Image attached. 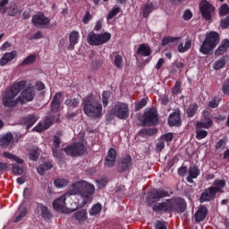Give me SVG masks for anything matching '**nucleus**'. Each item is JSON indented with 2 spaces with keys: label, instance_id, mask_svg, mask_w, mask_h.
<instances>
[{
  "label": "nucleus",
  "instance_id": "nucleus-1",
  "mask_svg": "<svg viewBox=\"0 0 229 229\" xmlns=\"http://www.w3.org/2000/svg\"><path fill=\"white\" fill-rule=\"evenodd\" d=\"M96 192V187L84 180L75 182L72 184L70 191L66 194L70 196H76L80 194L83 199L84 205L92 201V198Z\"/></svg>",
  "mask_w": 229,
  "mask_h": 229
},
{
  "label": "nucleus",
  "instance_id": "nucleus-2",
  "mask_svg": "<svg viewBox=\"0 0 229 229\" xmlns=\"http://www.w3.org/2000/svg\"><path fill=\"white\" fill-rule=\"evenodd\" d=\"M26 87V81H21L14 83L12 87L7 89L2 98V103L4 106H7L8 108H13L17 105L19 98L16 99L18 94L22 90V89Z\"/></svg>",
  "mask_w": 229,
  "mask_h": 229
},
{
  "label": "nucleus",
  "instance_id": "nucleus-3",
  "mask_svg": "<svg viewBox=\"0 0 229 229\" xmlns=\"http://www.w3.org/2000/svg\"><path fill=\"white\" fill-rule=\"evenodd\" d=\"M83 112L87 117L90 119H101L103 117V105L96 100H92L90 97L83 100Z\"/></svg>",
  "mask_w": 229,
  "mask_h": 229
},
{
  "label": "nucleus",
  "instance_id": "nucleus-4",
  "mask_svg": "<svg viewBox=\"0 0 229 229\" xmlns=\"http://www.w3.org/2000/svg\"><path fill=\"white\" fill-rule=\"evenodd\" d=\"M219 44V34L217 32L211 31L207 34L205 40L200 47V53L202 55H208L216 46Z\"/></svg>",
  "mask_w": 229,
  "mask_h": 229
},
{
  "label": "nucleus",
  "instance_id": "nucleus-5",
  "mask_svg": "<svg viewBox=\"0 0 229 229\" xmlns=\"http://www.w3.org/2000/svg\"><path fill=\"white\" fill-rule=\"evenodd\" d=\"M109 114L124 121L130 117V107L126 103L116 102L111 106Z\"/></svg>",
  "mask_w": 229,
  "mask_h": 229
},
{
  "label": "nucleus",
  "instance_id": "nucleus-6",
  "mask_svg": "<svg viewBox=\"0 0 229 229\" xmlns=\"http://www.w3.org/2000/svg\"><path fill=\"white\" fill-rule=\"evenodd\" d=\"M110 38H112V34L108 32L98 34L91 31L88 34L87 40L89 46H103V44H106Z\"/></svg>",
  "mask_w": 229,
  "mask_h": 229
},
{
  "label": "nucleus",
  "instance_id": "nucleus-7",
  "mask_svg": "<svg viewBox=\"0 0 229 229\" xmlns=\"http://www.w3.org/2000/svg\"><path fill=\"white\" fill-rule=\"evenodd\" d=\"M86 151L87 148L85 147V140L83 137H81L79 141L72 143L64 148V152L70 157H80Z\"/></svg>",
  "mask_w": 229,
  "mask_h": 229
},
{
  "label": "nucleus",
  "instance_id": "nucleus-8",
  "mask_svg": "<svg viewBox=\"0 0 229 229\" xmlns=\"http://www.w3.org/2000/svg\"><path fill=\"white\" fill-rule=\"evenodd\" d=\"M71 194L64 193L63 196L55 199L53 201L54 209H55L56 212H62V214H71L72 212H74L76 208L65 207V199H67V198H69Z\"/></svg>",
  "mask_w": 229,
  "mask_h": 229
},
{
  "label": "nucleus",
  "instance_id": "nucleus-9",
  "mask_svg": "<svg viewBox=\"0 0 229 229\" xmlns=\"http://www.w3.org/2000/svg\"><path fill=\"white\" fill-rule=\"evenodd\" d=\"M53 123H60V116L58 114L55 115L53 114H49L45 117L44 122H39L37 126L33 128V131H44V130H49Z\"/></svg>",
  "mask_w": 229,
  "mask_h": 229
},
{
  "label": "nucleus",
  "instance_id": "nucleus-10",
  "mask_svg": "<svg viewBox=\"0 0 229 229\" xmlns=\"http://www.w3.org/2000/svg\"><path fill=\"white\" fill-rule=\"evenodd\" d=\"M20 92H21V95L18 98V101H20V103L21 104L28 103L35 99V88H33V86L31 85H28L26 81H25L24 88L21 89Z\"/></svg>",
  "mask_w": 229,
  "mask_h": 229
},
{
  "label": "nucleus",
  "instance_id": "nucleus-11",
  "mask_svg": "<svg viewBox=\"0 0 229 229\" xmlns=\"http://www.w3.org/2000/svg\"><path fill=\"white\" fill-rule=\"evenodd\" d=\"M199 11L205 21H211L212 13L216 12V7H214L212 4L208 3V1L202 0L199 3Z\"/></svg>",
  "mask_w": 229,
  "mask_h": 229
},
{
  "label": "nucleus",
  "instance_id": "nucleus-12",
  "mask_svg": "<svg viewBox=\"0 0 229 229\" xmlns=\"http://www.w3.org/2000/svg\"><path fill=\"white\" fill-rule=\"evenodd\" d=\"M141 123L145 126H151L153 124H157V123H158V114H157V110L149 109L146 111L141 119Z\"/></svg>",
  "mask_w": 229,
  "mask_h": 229
},
{
  "label": "nucleus",
  "instance_id": "nucleus-13",
  "mask_svg": "<svg viewBox=\"0 0 229 229\" xmlns=\"http://www.w3.org/2000/svg\"><path fill=\"white\" fill-rule=\"evenodd\" d=\"M173 208H176V199H174L157 203L154 207L156 212H171Z\"/></svg>",
  "mask_w": 229,
  "mask_h": 229
},
{
  "label": "nucleus",
  "instance_id": "nucleus-14",
  "mask_svg": "<svg viewBox=\"0 0 229 229\" xmlns=\"http://www.w3.org/2000/svg\"><path fill=\"white\" fill-rule=\"evenodd\" d=\"M31 21H32V24H34L36 28H49V24L51 22L49 18L46 17V15H44V13H42L35 14L32 17Z\"/></svg>",
  "mask_w": 229,
  "mask_h": 229
},
{
  "label": "nucleus",
  "instance_id": "nucleus-15",
  "mask_svg": "<svg viewBox=\"0 0 229 229\" xmlns=\"http://www.w3.org/2000/svg\"><path fill=\"white\" fill-rule=\"evenodd\" d=\"M117 159V152L114 148H110L105 159V165L107 167H114L115 165V160Z\"/></svg>",
  "mask_w": 229,
  "mask_h": 229
},
{
  "label": "nucleus",
  "instance_id": "nucleus-16",
  "mask_svg": "<svg viewBox=\"0 0 229 229\" xmlns=\"http://www.w3.org/2000/svg\"><path fill=\"white\" fill-rule=\"evenodd\" d=\"M216 198V193L214 190L209 187L206 189L200 195L199 201L200 203H205V201H210Z\"/></svg>",
  "mask_w": 229,
  "mask_h": 229
},
{
  "label": "nucleus",
  "instance_id": "nucleus-17",
  "mask_svg": "<svg viewBox=\"0 0 229 229\" xmlns=\"http://www.w3.org/2000/svg\"><path fill=\"white\" fill-rule=\"evenodd\" d=\"M80 40V32L77 30H73L69 35V45H68V50L72 51L74 50V46L78 44V41Z\"/></svg>",
  "mask_w": 229,
  "mask_h": 229
},
{
  "label": "nucleus",
  "instance_id": "nucleus-18",
  "mask_svg": "<svg viewBox=\"0 0 229 229\" xmlns=\"http://www.w3.org/2000/svg\"><path fill=\"white\" fill-rule=\"evenodd\" d=\"M188 174L187 182H189V183H193V180L198 178L200 174L199 168L198 165H191L188 169Z\"/></svg>",
  "mask_w": 229,
  "mask_h": 229
},
{
  "label": "nucleus",
  "instance_id": "nucleus-19",
  "mask_svg": "<svg viewBox=\"0 0 229 229\" xmlns=\"http://www.w3.org/2000/svg\"><path fill=\"white\" fill-rule=\"evenodd\" d=\"M13 145V134L7 132L6 134L0 137L1 148H8V146Z\"/></svg>",
  "mask_w": 229,
  "mask_h": 229
},
{
  "label": "nucleus",
  "instance_id": "nucleus-20",
  "mask_svg": "<svg viewBox=\"0 0 229 229\" xmlns=\"http://www.w3.org/2000/svg\"><path fill=\"white\" fill-rule=\"evenodd\" d=\"M196 125L199 126V128L206 129H208L210 128V126H212V119H210V117L208 116V112H203V118L201 119V121L197 122Z\"/></svg>",
  "mask_w": 229,
  "mask_h": 229
},
{
  "label": "nucleus",
  "instance_id": "nucleus-21",
  "mask_svg": "<svg viewBox=\"0 0 229 229\" xmlns=\"http://www.w3.org/2000/svg\"><path fill=\"white\" fill-rule=\"evenodd\" d=\"M225 187H226V182H225V180L216 179L214 181L211 189L214 191L216 194H217V192H225Z\"/></svg>",
  "mask_w": 229,
  "mask_h": 229
},
{
  "label": "nucleus",
  "instance_id": "nucleus-22",
  "mask_svg": "<svg viewBox=\"0 0 229 229\" xmlns=\"http://www.w3.org/2000/svg\"><path fill=\"white\" fill-rule=\"evenodd\" d=\"M26 214H28V209L26 207L21 205L14 214L13 223H19L20 221H22V218L26 217Z\"/></svg>",
  "mask_w": 229,
  "mask_h": 229
},
{
  "label": "nucleus",
  "instance_id": "nucleus-23",
  "mask_svg": "<svg viewBox=\"0 0 229 229\" xmlns=\"http://www.w3.org/2000/svg\"><path fill=\"white\" fill-rule=\"evenodd\" d=\"M15 56H17V51H12V52L4 54L2 58L0 59V65L2 67H4V65L12 62V60H13Z\"/></svg>",
  "mask_w": 229,
  "mask_h": 229
},
{
  "label": "nucleus",
  "instance_id": "nucleus-24",
  "mask_svg": "<svg viewBox=\"0 0 229 229\" xmlns=\"http://www.w3.org/2000/svg\"><path fill=\"white\" fill-rule=\"evenodd\" d=\"M208 214V210L204 206H200L197 212L195 213V221L196 223H201L204 221L205 217Z\"/></svg>",
  "mask_w": 229,
  "mask_h": 229
},
{
  "label": "nucleus",
  "instance_id": "nucleus-25",
  "mask_svg": "<svg viewBox=\"0 0 229 229\" xmlns=\"http://www.w3.org/2000/svg\"><path fill=\"white\" fill-rule=\"evenodd\" d=\"M38 121V117L35 114H30L23 118V124L26 126L27 130H30L35 123Z\"/></svg>",
  "mask_w": 229,
  "mask_h": 229
},
{
  "label": "nucleus",
  "instance_id": "nucleus-26",
  "mask_svg": "<svg viewBox=\"0 0 229 229\" xmlns=\"http://www.w3.org/2000/svg\"><path fill=\"white\" fill-rule=\"evenodd\" d=\"M131 167V157L125 156L120 163V172L128 171Z\"/></svg>",
  "mask_w": 229,
  "mask_h": 229
},
{
  "label": "nucleus",
  "instance_id": "nucleus-27",
  "mask_svg": "<svg viewBox=\"0 0 229 229\" xmlns=\"http://www.w3.org/2000/svg\"><path fill=\"white\" fill-rule=\"evenodd\" d=\"M180 123H182V119L180 118V114L178 112H174L169 115V126H179Z\"/></svg>",
  "mask_w": 229,
  "mask_h": 229
},
{
  "label": "nucleus",
  "instance_id": "nucleus-28",
  "mask_svg": "<svg viewBox=\"0 0 229 229\" xmlns=\"http://www.w3.org/2000/svg\"><path fill=\"white\" fill-rule=\"evenodd\" d=\"M192 47V39L187 38L184 42L178 45L179 53H186Z\"/></svg>",
  "mask_w": 229,
  "mask_h": 229
},
{
  "label": "nucleus",
  "instance_id": "nucleus-29",
  "mask_svg": "<svg viewBox=\"0 0 229 229\" xmlns=\"http://www.w3.org/2000/svg\"><path fill=\"white\" fill-rule=\"evenodd\" d=\"M228 47H229V40L224 39L221 42L220 46L217 47V49L215 51V55H216V56L224 55V53H226L228 51Z\"/></svg>",
  "mask_w": 229,
  "mask_h": 229
},
{
  "label": "nucleus",
  "instance_id": "nucleus-30",
  "mask_svg": "<svg viewBox=\"0 0 229 229\" xmlns=\"http://www.w3.org/2000/svg\"><path fill=\"white\" fill-rule=\"evenodd\" d=\"M137 53L141 56H149V55H151V48H149V46L146 44H141L139 47Z\"/></svg>",
  "mask_w": 229,
  "mask_h": 229
},
{
  "label": "nucleus",
  "instance_id": "nucleus-31",
  "mask_svg": "<svg viewBox=\"0 0 229 229\" xmlns=\"http://www.w3.org/2000/svg\"><path fill=\"white\" fill-rule=\"evenodd\" d=\"M87 209H81L75 213V217L79 223H85L87 221Z\"/></svg>",
  "mask_w": 229,
  "mask_h": 229
},
{
  "label": "nucleus",
  "instance_id": "nucleus-32",
  "mask_svg": "<svg viewBox=\"0 0 229 229\" xmlns=\"http://www.w3.org/2000/svg\"><path fill=\"white\" fill-rule=\"evenodd\" d=\"M52 168H53V165L50 162H45L38 165V167L37 168V171L38 174H44L46 171H49V169H52Z\"/></svg>",
  "mask_w": 229,
  "mask_h": 229
},
{
  "label": "nucleus",
  "instance_id": "nucleus-33",
  "mask_svg": "<svg viewBox=\"0 0 229 229\" xmlns=\"http://www.w3.org/2000/svg\"><path fill=\"white\" fill-rule=\"evenodd\" d=\"M6 13L10 17H15V15L19 13V8L17 7V4L15 3L10 4V5L7 7Z\"/></svg>",
  "mask_w": 229,
  "mask_h": 229
},
{
  "label": "nucleus",
  "instance_id": "nucleus-34",
  "mask_svg": "<svg viewBox=\"0 0 229 229\" xmlns=\"http://www.w3.org/2000/svg\"><path fill=\"white\" fill-rule=\"evenodd\" d=\"M155 10L152 3H147L142 9V15L143 17H149V13Z\"/></svg>",
  "mask_w": 229,
  "mask_h": 229
},
{
  "label": "nucleus",
  "instance_id": "nucleus-35",
  "mask_svg": "<svg viewBox=\"0 0 229 229\" xmlns=\"http://www.w3.org/2000/svg\"><path fill=\"white\" fill-rule=\"evenodd\" d=\"M3 157L4 158H8L9 160H14V162H17V164H23V160L20 158L19 157H16L15 155L10 153V152H3Z\"/></svg>",
  "mask_w": 229,
  "mask_h": 229
},
{
  "label": "nucleus",
  "instance_id": "nucleus-36",
  "mask_svg": "<svg viewBox=\"0 0 229 229\" xmlns=\"http://www.w3.org/2000/svg\"><path fill=\"white\" fill-rule=\"evenodd\" d=\"M201 128L203 127L196 125V139H198V140H201V139H205V137L208 135V132Z\"/></svg>",
  "mask_w": 229,
  "mask_h": 229
},
{
  "label": "nucleus",
  "instance_id": "nucleus-37",
  "mask_svg": "<svg viewBox=\"0 0 229 229\" xmlns=\"http://www.w3.org/2000/svg\"><path fill=\"white\" fill-rule=\"evenodd\" d=\"M187 115L188 117H194L196 115V112H198V104L193 103L191 104L187 108Z\"/></svg>",
  "mask_w": 229,
  "mask_h": 229
},
{
  "label": "nucleus",
  "instance_id": "nucleus-38",
  "mask_svg": "<svg viewBox=\"0 0 229 229\" xmlns=\"http://www.w3.org/2000/svg\"><path fill=\"white\" fill-rule=\"evenodd\" d=\"M54 183L55 187H57L58 189H62L69 185V180L64 179V178H58L55 180Z\"/></svg>",
  "mask_w": 229,
  "mask_h": 229
},
{
  "label": "nucleus",
  "instance_id": "nucleus-39",
  "mask_svg": "<svg viewBox=\"0 0 229 229\" xmlns=\"http://www.w3.org/2000/svg\"><path fill=\"white\" fill-rule=\"evenodd\" d=\"M167 196H169V192L166 191L157 190L153 192L152 198L154 199H160V198H167Z\"/></svg>",
  "mask_w": 229,
  "mask_h": 229
},
{
  "label": "nucleus",
  "instance_id": "nucleus-40",
  "mask_svg": "<svg viewBox=\"0 0 229 229\" xmlns=\"http://www.w3.org/2000/svg\"><path fill=\"white\" fill-rule=\"evenodd\" d=\"M40 157V148H33L29 152V158L30 160H37Z\"/></svg>",
  "mask_w": 229,
  "mask_h": 229
},
{
  "label": "nucleus",
  "instance_id": "nucleus-41",
  "mask_svg": "<svg viewBox=\"0 0 229 229\" xmlns=\"http://www.w3.org/2000/svg\"><path fill=\"white\" fill-rule=\"evenodd\" d=\"M225 65H226V57H222L215 62L213 69H215V71H219V69H223Z\"/></svg>",
  "mask_w": 229,
  "mask_h": 229
},
{
  "label": "nucleus",
  "instance_id": "nucleus-42",
  "mask_svg": "<svg viewBox=\"0 0 229 229\" xmlns=\"http://www.w3.org/2000/svg\"><path fill=\"white\" fill-rule=\"evenodd\" d=\"M36 60H37V55L35 54L30 55L22 61L21 65H31L35 64Z\"/></svg>",
  "mask_w": 229,
  "mask_h": 229
},
{
  "label": "nucleus",
  "instance_id": "nucleus-43",
  "mask_svg": "<svg viewBox=\"0 0 229 229\" xmlns=\"http://www.w3.org/2000/svg\"><path fill=\"white\" fill-rule=\"evenodd\" d=\"M38 210H40L42 217H45V218L50 217L51 212H49V208H47V207L39 204L38 206Z\"/></svg>",
  "mask_w": 229,
  "mask_h": 229
},
{
  "label": "nucleus",
  "instance_id": "nucleus-44",
  "mask_svg": "<svg viewBox=\"0 0 229 229\" xmlns=\"http://www.w3.org/2000/svg\"><path fill=\"white\" fill-rule=\"evenodd\" d=\"M65 105L70 108H76L80 105V99L78 98H68L65 100Z\"/></svg>",
  "mask_w": 229,
  "mask_h": 229
},
{
  "label": "nucleus",
  "instance_id": "nucleus-45",
  "mask_svg": "<svg viewBox=\"0 0 229 229\" xmlns=\"http://www.w3.org/2000/svg\"><path fill=\"white\" fill-rule=\"evenodd\" d=\"M119 12H121V8L117 5H114L106 16L107 21H111V19H114L115 15L119 13Z\"/></svg>",
  "mask_w": 229,
  "mask_h": 229
},
{
  "label": "nucleus",
  "instance_id": "nucleus-46",
  "mask_svg": "<svg viewBox=\"0 0 229 229\" xmlns=\"http://www.w3.org/2000/svg\"><path fill=\"white\" fill-rule=\"evenodd\" d=\"M123 56L120 55H116L114 60V65H115L117 69H123Z\"/></svg>",
  "mask_w": 229,
  "mask_h": 229
},
{
  "label": "nucleus",
  "instance_id": "nucleus-47",
  "mask_svg": "<svg viewBox=\"0 0 229 229\" xmlns=\"http://www.w3.org/2000/svg\"><path fill=\"white\" fill-rule=\"evenodd\" d=\"M8 3H10V0H0V13H6L8 12Z\"/></svg>",
  "mask_w": 229,
  "mask_h": 229
},
{
  "label": "nucleus",
  "instance_id": "nucleus-48",
  "mask_svg": "<svg viewBox=\"0 0 229 229\" xmlns=\"http://www.w3.org/2000/svg\"><path fill=\"white\" fill-rule=\"evenodd\" d=\"M101 204L98 203L94 205L89 211V216H98L101 212Z\"/></svg>",
  "mask_w": 229,
  "mask_h": 229
},
{
  "label": "nucleus",
  "instance_id": "nucleus-49",
  "mask_svg": "<svg viewBox=\"0 0 229 229\" xmlns=\"http://www.w3.org/2000/svg\"><path fill=\"white\" fill-rule=\"evenodd\" d=\"M225 147H226V139L224 138L218 140V142L215 146V148L216 149V151H221L225 149Z\"/></svg>",
  "mask_w": 229,
  "mask_h": 229
},
{
  "label": "nucleus",
  "instance_id": "nucleus-50",
  "mask_svg": "<svg viewBox=\"0 0 229 229\" xmlns=\"http://www.w3.org/2000/svg\"><path fill=\"white\" fill-rule=\"evenodd\" d=\"M13 173H14V174L21 175V174H22V173H24V168L21 165L13 164Z\"/></svg>",
  "mask_w": 229,
  "mask_h": 229
},
{
  "label": "nucleus",
  "instance_id": "nucleus-51",
  "mask_svg": "<svg viewBox=\"0 0 229 229\" xmlns=\"http://www.w3.org/2000/svg\"><path fill=\"white\" fill-rule=\"evenodd\" d=\"M110 99V91H104L102 94L103 106L106 108L108 106V100Z\"/></svg>",
  "mask_w": 229,
  "mask_h": 229
},
{
  "label": "nucleus",
  "instance_id": "nucleus-52",
  "mask_svg": "<svg viewBox=\"0 0 229 229\" xmlns=\"http://www.w3.org/2000/svg\"><path fill=\"white\" fill-rule=\"evenodd\" d=\"M148 105V100L146 98H142L140 101L135 102V111L139 112V110H142L143 106Z\"/></svg>",
  "mask_w": 229,
  "mask_h": 229
},
{
  "label": "nucleus",
  "instance_id": "nucleus-53",
  "mask_svg": "<svg viewBox=\"0 0 229 229\" xmlns=\"http://www.w3.org/2000/svg\"><path fill=\"white\" fill-rule=\"evenodd\" d=\"M219 103H221V98L216 97L208 103V106L209 108H217Z\"/></svg>",
  "mask_w": 229,
  "mask_h": 229
},
{
  "label": "nucleus",
  "instance_id": "nucleus-54",
  "mask_svg": "<svg viewBox=\"0 0 229 229\" xmlns=\"http://www.w3.org/2000/svg\"><path fill=\"white\" fill-rule=\"evenodd\" d=\"M180 38H173V37H165L161 41V46H167V44H171V42H174V40H178Z\"/></svg>",
  "mask_w": 229,
  "mask_h": 229
},
{
  "label": "nucleus",
  "instance_id": "nucleus-55",
  "mask_svg": "<svg viewBox=\"0 0 229 229\" xmlns=\"http://www.w3.org/2000/svg\"><path fill=\"white\" fill-rule=\"evenodd\" d=\"M228 13H229L228 4H222L219 9V15L225 16V15H228Z\"/></svg>",
  "mask_w": 229,
  "mask_h": 229
},
{
  "label": "nucleus",
  "instance_id": "nucleus-56",
  "mask_svg": "<svg viewBox=\"0 0 229 229\" xmlns=\"http://www.w3.org/2000/svg\"><path fill=\"white\" fill-rule=\"evenodd\" d=\"M97 186L98 189H104V187H106V177H102L101 179L97 180Z\"/></svg>",
  "mask_w": 229,
  "mask_h": 229
},
{
  "label": "nucleus",
  "instance_id": "nucleus-57",
  "mask_svg": "<svg viewBox=\"0 0 229 229\" xmlns=\"http://www.w3.org/2000/svg\"><path fill=\"white\" fill-rule=\"evenodd\" d=\"M140 135H153L157 133V129H142L140 131Z\"/></svg>",
  "mask_w": 229,
  "mask_h": 229
},
{
  "label": "nucleus",
  "instance_id": "nucleus-58",
  "mask_svg": "<svg viewBox=\"0 0 229 229\" xmlns=\"http://www.w3.org/2000/svg\"><path fill=\"white\" fill-rule=\"evenodd\" d=\"M165 148V141L160 138L156 145V150L157 151H162Z\"/></svg>",
  "mask_w": 229,
  "mask_h": 229
},
{
  "label": "nucleus",
  "instance_id": "nucleus-59",
  "mask_svg": "<svg viewBox=\"0 0 229 229\" xmlns=\"http://www.w3.org/2000/svg\"><path fill=\"white\" fill-rule=\"evenodd\" d=\"M222 92H224V94H225L226 96H229V79L224 82L222 87Z\"/></svg>",
  "mask_w": 229,
  "mask_h": 229
},
{
  "label": "nucleus",
  "instance_id": "nucleus-60",
  "mask_svg": "<svg viewBox=\"0 0 229 229\" xmlns=\"http://www.w3.org/2000/svg\"><path fill=\"white\" fill-rule=\"evenodd\" d=\"M92 21V14H90V12H87L82 19L83 24H89Z\"/></svg>",
  "mask_w": 229,
  "mask_h": 229
},
{
  "label": "nucleus",
  "instance_id": "nucleus-61",
  "mask_svg": "<svg viewBox=\"0 0 229 229\" xmlns=\"http://www.w3.org/2000/svg\"><path fill=\"white\" fill-rule=\"evenodd\" d=\"M155 229H167V223L158 220L156 223Z\"/></svg>",
  "mask_w": 229,
  "mask_h": 229
},
{
  "label": "nucleus",
  "instance_id": "nucleus-62",
  "mask_svg": "<svg viewBox=\"0 0 229 229\" xmlns=\"http://www.w3.org/2000/svg\"><path fill=\"white\" fill-rule=\"evenodd\" d=\"M155 229H167V223L158 220L156 223Z\"/></svg>",
  "mask_w": 229,
  "mask_h": 229
},
{
  "label": "nucleus",
  "instance_id": "nucleus-63",
  "mask_svg": "<svg viewBox=\"0 0 229 229\" xmlns=\"http://www.w3.org/2000/svg\"><path fill=\"white\" fill-rule=\"evenodd\" d=\"M160 138L164 140V142H171V140H173V133L168 132L165 135H162Z\"/></svg>",
  "mask_w": 229,
  "mask_h": 229
},
{
  "label": "nucleus",
  "instance_id": "nucleus-64",
  "mask_svg": "<svg viewBox=\"0 0 229 229\" xmlns=\"http://www.w3.org/2000/svg\"><path fill=\"white\" fill-rule=\"evenodd\" d=\"M220 26L223 30H226L229 26V16L221 21Z\"/></svg>",
  "mask_w": 229,
  "mask_h": 229
}]
</instances>
